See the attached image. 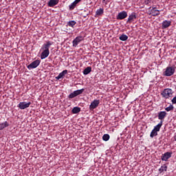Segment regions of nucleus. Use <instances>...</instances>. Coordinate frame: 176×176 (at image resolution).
<instances>
[{
    "instance_id": "obj_10",
    "label": "nucleus",
    "mask_w": 176,
    "mask_h": 176,
    "mask_svg": "<svg viewBox=\"0 0 176 176\" xmlns=\"http://www.w3.org/2000/svg\"><path fill=\"white\" fill-rule=\"evenodd\" d=\"M170 25H171V21L165 20L162 23V30H166V28H168Z\"/></svg>"
},
{
    "instance_id": "obj_34",
    "label": "nucleus",
    "mask_w": 176,
    "mask_h": 176,
    "mask_svg": "<svg viewBox=\"0 0 176 176\" xmlns=\"http://www.w3.org/2000/svg\"><path fill=\"white\" fill-rule=\"evenodd\" d=\"M105 1H107V0H103V2H105Z\"/></svg>"
},
{
    "instance_id": "obj_25",
    "label": "nucleus",
    "mask_w": 176,
    "mask_h": 176,
    "mask_svg": "<svg viewBox=\"0 0 176 176\" xmlns=\"http://www.w3.org/2000/svg\"><path fill=\"white\" fill-rule=\"evenodd\" d=\"M76 24V21H69L67 23V25H69V27H72V28H74V27Z\"/></svg>"
},
{
    "instance_id": "obj_24",
    "label": "nucleus",
    "mask_w": 176,
    "mask_h": 176,
    "mask_svg": "<svg viewBox=\"0 0 176 176\" xmlns=\"http://www.w3.org/2000/svg\"><path fill=\"white\" fill-rule=\"evenodd\" d=\"M83 91H85V89L76 90L74 91V93L76 94V96H80V94H82Z\"/></svg>"
},
{
    "instance_id": "obj_29",
    "label": "nucleus",
    "mask_w": 176,
    "mask_h": 176,
    "mask_svg": "<svg viewBox=\"0 0 176 176\" xmlns=\"http://www.w3.org/2000/svg\"><path fill=\"white\" fill-rule=\"evenodd\" d=\"M173 109H174V106H173L172 104H170L169 107L165 109L166 112H170V111H173Z\"/></svg>"
},
{
    "instance_id": "obj_6",
    "label": "nucleus",
    "mask_w": 176,
    "mask_h": 176,
    "mask_svg": "<svg viewBox=\"0 0 176 176\" xmlns=\"http://www.w3.org/2000/svg\"><path fill=\"white\" fill-rule=\"evenodd\" d=\"M100 105V100L95 99L93 100V102H91V104L89 105V109L90 111H93V109H96L97 107Z\"/></svg>"
},
{
    "instance_id": "obj_21",
    "label": "nucleus",
    "mask_w": 176,
    "mask_h": 176,
    "mask_svg": "<svg viewBox=\"0 0 176 176\" xmlns=\"http://www.w3.org/2000/svg\"><path fill=\"white\" fill-rule=\"evenodd\" d=\"M101 14H104V8H99L96 12V16H101Z\"/></svg>"
},
{
    "instance_id": "obj_15",
    "label": "nucleus",
    "mask_w": 176,
    "mask_h": 176,
    "mask_svg": "<svg viewBox=\"0 0 176 176\" xmlns=\"http://www.w3.org/2000/svg\"><path fill=\"white\" fill-rule=\"evenodd\" d=\"M166 116H167V113L166 111H160L158 113L159 120H163Z\"/></svg>"
},
{
    "instance_id": "obj_2",
    "label": "nucleus",
    "mask_w": 176,
    "mask_h": 176,
    "mask_svg": "<svg viewBox=\"0 0 176 176\" xmlns=\"http://www.w3.org/2000/svg\"><path fill=\"white\" fill-rule=\"evenodd\" d=\"M175 72V67H167L165 72H164V76H173Z\"/></svg>"
},
{
    "instance_id": "obj_5",
    "label": "nucleus",
    "mask_w": 176,
    "mask_h": 176,
    "mask_svg": "<svg viewBox=\"0 0 176 176\" xmlns=\"http://www.w3.org/2000/svg\"><path fill=\"white\" fill-rule=\"evenodd\" d=\"M31 105V102H20L18 104V108L20 109H26V108H30V106Z\"/></svg>"
},
{
    "instance_id": "obj_14",
    "label": "nucleus",
    "mask_w": 176,
    "mask_h": 176,
    "mask_svg": "<svg viewBox=\"0 0 176 176\" xmlns=\"http://www.w3.org/2000/svg\"><path fill=\"white\" fill-rule=\"evenodd\" d=\"M82 0H75L73 3H72L69 6V10H74V9H75V8H76V5L77 3H79V2H80Z\"/></svg>"
},
{
    "instance_id": "obj_32",
    "label": "nucleus",
    "mask_w": 176,
    "mask_h": 176,
    "mask_svg": "<svg viewBox=\"0 0 176 176\" xmlns=\"http://www.w3.org/2000/svg\"><path fill=\"white\" fill-rule=\"evenodd\" d=\"M154 8V10H156L155 9H156V7H153L152 8V9H153Z\"/></svg>"
},
{
    "instance_id": "obj_16",
    "label": "nucleus",
    "mask_w": 176,
    "mask_h": 176,
    "mask_svg": "<svg viewBox=\"0 0 176 176\" xmlns=\"http://www.w3.org/2000/svg\"><path fill=\"white\" fill-rule=\"evenodd\" d=\"M58 3L56 0H50L47 5L50 8H54V6H56Z\"/></svg>"
},
{
    "instance_id": "obj_7",
    "label": "nucleus",
    "mask_w": 176,
    "mask_h": 176,
    "mask_svg": "<svg viewBox=\"0 0 176 176\" xmlns=\"http://www.w3.org/2000/svg\"><path fill=\"white\" fill-rule=\"evenodd\" d=\"M127 17V12L126 11H122L118 13V14L116 16L117 20H124Z\"/></svg>"
},
{
    "instance_id": "obj_12",
    "label": "nucleus",
    "mask_w": 176,
    "mask_h": 176,
    "mask_svg": "<svg viewBox=\"0 0 176 176\" xmlns=\"http://www.w3.org/2000/svg\"><path fill=\"white\" fill-rule=\"evenodd\" d=\"M135 19H137V15H135V12H132L131 14L129 16L126 23H133V21H134Z\"/></svg>"
},
{
    "instance_id": "obj_26",
    "label": "nucleus",
    "mask_w": 176,
    "mask_h": 176,
    "mask_svg": "<svg viewBox=\"0 0 176 176\" xmlns=\"http://www.w3.org/2000/svg\"><path fill=\"white\" fill-rule=\"evenodd\" d=\"M156 135H157V131L153 129L150 134L151 138H153V137H156Z\"/></svg>"
},
{
    "instance_id": "obj_19",
    "label": "nucleus",
    "mask_w": 176,
    "mask_h": 176,
    "mask_svg": "<svg viewBox=\"0 0 176 176\" xmlns=\"http://www.w3.org/2000/svg\"><path fill=\"white\" fill-rule=\"evenodd\" d=\"M6 127H9V122H8V121L0 124V131L6 129Z\"/></svg>"
},
{
    "instance_id": "obj_8",
    "label": "nucleus",
    "mask_w": 176,
    "mask_h": 176,
    "mask_svg": "<svg viewBox=\"0 0 176 176\" xmlns=\"http://www.w3.org/2000/svg\"><path fill=\"white\" fill-rule=\"evenodd\" d=\"M53 45V42L52 41H47L46 43H44L42 47L41 50H47V51H50L49 49H50V47Z\"/></svg>"
},
{
    "instance_id": "obj_33",
    "label": "nucleus",
    "mask_w": 176,
    "mask_h": 176,
    "mask_svg": "<svg viewBox=\"0 0 176 176\" xmlns=\"http://www.w3.org/2000/svg\"><path fill=\"white\" fill-rule=\"evenodd\" d=\"M55 1H57V3H58V1H59V0H55Z\"/></svg>"
},
{
    "instance_id": "obj_30",
    "label": "nucleus",
    "mask_w": 176,
    "mask_h": 176,
    "mask_svg": "<svg viewBox=\"0 0 176 176\" xmlns=\"http://www.w3.org/2000/svg\"><path fill=\"white\" fill-rule=\"evenodd\" d=\"M75 97L76 96V94H75V91L71 93L69 96H68V98H75Z\"/></svg>"
},
{
    "instance_id": "obj_22",
    "label": "nucleus",
    "mask_w": 176,
    "mask_h": 176,
    "mask_svg": "<svg viewBox=\"0 0 176 176\" xmlns=\"http://www.w3.org/2000/svg\"><path fill=\"white\" fill-rule=\"evenodd\" d=\"M72 113H79L80 112V107H75L72 110Z\"/></svg>"
},
{
    "instance_id": "obj_3",
    "label": "nucleus",
    "mask_w": 176,
    "mask_h": 176,
    "mask_svg": "<svg viewBox=\"0 0 176 176\" xmlns=\"http://www.w3.org/2000/svg\"><path fill=\"white\" fill-rule=\"evenodd\" d=\"M83 39H85L83 36H78L76 37L72 41L73 47H76V46H78V45H79V43H80Z\"/></svg>"
},
{
    "instance_id": "obj_13",
    "label": "nucleus",
    "mask_w": 176,
    "mask_h": 176,
    "mask_svg": "<svg viewBox=\"0 0 176 176\" xmlns=\"http://www.w3.org/2000/svg\"><path fill=\"white\" fill-rule=\"evenodd\" d=\"M68 74V70L65 69L62 72H60L58 76L55 77V79H57V80H59V79H61L65 76Z\"/></svg>"
},
{
    "instance_id": "obj_18",
    "label": "nucleus",
    "mask_w": 176,
    "mask_h": 176,
    "mask_svg": "<svg viewBox=\"0 0 176 176\" xmlns=\"http://www.w3.org/2000/svg\"><path fill=\"white\" fill-rule=\"evenodd\" d=\"M151 14H152V16H159V14H160V10H155V8H152L151 10Z\"/></svg>"
},
{
    "instance_id": "obj_4",
    "label": "nucleus",
    "mask_w": 176,
    "mask_h": 176,
    "mask_svg": "<svg viewBox=\"0 0 176 176\" xmlns=\"http://www.w3.org/2000/svg\"><path fill=\"white\" fill-rule=\"evenodd\" d=\"M39 64H41V60H34L32 63L28 65V69H34L39 66Z\"/></svg>"
},
{
    "instance_id": "obj_20",
    "label": "nucleus",
    "mask_w": 176,
    "mask_h": 176,
    "mask_svg": "<svg viewBox=\"0 0 176 176\" xmlns=\"http://www.w3.org/2000/svg\"><path fill=\"white\" fill-rule=\"evenodd\" d=\"M91 72V67H87L83 70L84 75H89Z\"/></svg>"
},
{
    "instance_id": "obj_1",
    "label": "nucleus",
    "mask_w": 176,
    "mask_h": 176,
    "mask_svg": "<svg viewBox=\"0 0 176 176\" xmlns=\"http://www.w3.org/2000/svg\"><path fill=\"white\" fill-rule=\"evenodd\" d=\"M174 94V91L170 88H166L163 90V91L161 92V96L166 98V100L170 98L171 96Z\"/></svg>"
},
{
    "instance_id": "obj_28",
    "label": "nucleus",
    "mask_w": 176,
    "mask_h": 176,
    "mask_svg": "<svg viewBox=\"0 0 176 176\" xmlns=\"http://www.w3.org/2000/svg\"><path fill=\"white\" fill-rule=\"evenodd\" d=\"M110 136L109 134H104L102 136L103 141H109Z\"/></svg>"
},
{
    "instance_id": "obj_11",
    "label": "nucleus",
    "mask_w": 176,
    "mask_h": 176,
    "mask_svg": "<svg viewBox=\"0 0 176 176\" xmlns=\"http://www.w3.org/2000/svg\"><path fill=\"white\" fill-rule=\"evenodd\" d=\"M49 54H50V51L43 50V52L41 54V59L45 60L47 57H49Z\"/></svg>"
},
{
    "instance_id": "obj_17",
    "label": "nucleus",
    "mask_w": 176,
    "mask_h": 176,
    "mask_svg": "<svg viewBox=\"0 0 176 176\" xmlns=\"http://www.w3.org/2000/svg\"><path fill=\"white\" fill-rule=\"evenodd\" d=\"M162 126H163V121H160V123L156 125L153 130L155 131H160V129H162Z\"/></svg>"
},
{
    "instance_id": "obj_23",
    "label": "nucleus",
    "mask_w": 176,
    "mask_h": 176,
    "mask_svg": "<svg viewBox=\"0 0 176 176\" xmlns=\"http://www.w3.org/2000/svg\"><path fill=\"white\" fill-rule=\"evenodd\" d=\"M120 41H127V39H129V36L124 34H122L120 37H119Z\"/></svg>"
},
{
    "instance_id": "obj_9",
    "label": "nucleus",
    "mask_w": 176,
    "mask_h": 176,
    "mask_svg": "<svg viewBox=\"0 0 176 176\" xmlns=\"http://www.w3.org/2000/svg\"><path fill=\"white\" fill-rule=\"evenodd\" d=\"M171 155H173V153H170V152H166L162 154V156L161 157L162 162H167L168 159L171 157Z\"/></svg>"
},
{
    "instance_id": "obj_31",
    "label": "nucleus",
    "mask_w": 176,
    "mask_h": 176,
    "mask_svg": "<svg viewBox=\"0 0 176 176\" xmlns=\"http://www.w3.org/2000/svg\"><path fill=\"white\" fill-rule=\"evenodd\" d=\"M146 5H149V6H151V5H152V3H153V0H146L145 1Z\"/></svg>"
},
{
    "instance_id": "obj_27",
    "label": "nucleus",
    "mask_w": 176,
    "mask_h": 176,
    "mask_svg": "<svg viewBox=\"0 0 176 176\" xmlns=\"http://www.w3.org/2000/svg\"><path fill=\"white\" fill-rule=\"evenodd\" d=\"M160 173H163V171H167V166L163 165L161 168L159 169Z\"/></svg>"
}]
</instances>
